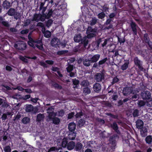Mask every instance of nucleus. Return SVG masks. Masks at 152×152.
<instances>
[{
  "label": "nucleus",
  "mask_w": 152,
  "mask_h": 152,
  "mask_svg": "<svg viewBox=\"0 0 152 152\" xmlns=\"http://www.w3.org/2000/svg\"><path fill=\"white\" fill-rule=\"evenodd\" d=\"M31 33L29 34L28 36V38L29 41L28 42V44L30 46L35 48L37 47L40 50H42L43 48L42 44L38 45V44H40L42 43V38H39L38 39L34 40L31 37Z\"/></svg>",
  "instance_id": "f257e3e1"
},
{
  "label": "nucleus",
  "mask_w": 152,
  "mask_h": 152,
  "mask_svg": "<svg viewBox=\"0 0 152 152\" xmlns=\"http://www.w3.org/2000/svg\"><path fill=\"white\" fill-rule=\"evenodd\" d=\"M74 41L77 42H79L81 41V43L83 44L85 48L87 45L88 42V39H87L86 36H85L82 39L80 34L75 35L74 38Z\"/></svg>",
  "instance_id": "f03ea898"
},
{
  "label": "nucleus",
  "mask_w": 152,
  "mask_h": 152,
  "mask_svg": "<svg viewBox=\"0 0 152 152\" xmlns=\"http://www.w3.org/2000/svg\"><path fill=\"white\" fill-rule=\"evenodd\" d=\"M96 30L95 29H93L91 26H88L86 31V33L87 34L86 38L91 39L96 35Z\"/></svg>",
  "instance_id": "7ed1b4c3"
},
{
  "label": "nucleus",
  "mask_w": 152,
  "mask_h": 152,
  "mask_svg": "<svg viewBox=\"0 0 152 152\" xmlns=\"http://www.w3.org/2000/svg\"><path fill=\"white\" fill-rule=\"evenodd\" d=\"M14 46L16 48L20 50H25L26 48V44L22 41H19L14 45Z\"/></svg>",
  "instance_id": "20e7f679"
},
{
  "label": "nucleus",
  "mask_w": 152,
  "mask_h": 152,
  "mask_svg": "<svg viewBox=\"0 0 152 152\" xmlns=\"http://www.w3.org/2000/svg\"><path fill=\"white\" fill-rule=\"evenodd\" d=\"M94 79L97 82L102 81L104 79V75L103 73H97L94 76Z\"/></svg>",
  "instance_id": "39448f33"
},
{
  "label": "nucleus",
  "mask_w": 152,
  "mask_h": 152,
  "mask_svg": "<svg viewBox=\"0 0 152 152\" xmlns=\"http://www.w3.org/2000/svg\"><path fill=\"white\" fill-rule=\"evenodd\" d=\"M134 62L135 65L137 66L139 69L142 70V62L137 57H135L134 59Z\"/></svg>",
  "instance_id": "423d86ee"
},
{
  "label": "nucleus",
  "mask_w": 152,
  "mask_h": 152,
  "mask_svg": "<svg viewBox=\"0 0 152 152\" xmlns=\"http://www.w3.org/2000/svg\"><path fill=\"white\" fill-rule=\"evenodd\" d=\"M142 98L144 100L149 99L151 97V93L148 91H144L141 93Z\"/></svg>",
  "instance_id": "0eeeda50"
},
{
  "label": "nucleus",
  "mask_w": 152,
  "mask_h": 152,
  "mask_svg": "<svg viewBox=\"0 0 152 152\" xmlns=\"http://www.w3.org/2000/svg\"><path fill=\"white\" fill-rule=\"evenodd\" d=\"M60 42L59 39L55 38L52 39L51 41V45L53 46L57 47L60 45Z\"/></svg>",
  "instance_id": "6e6552de"
},
{
  "label": "nucleus",
  "mask_w": 152,
  "mask_h": 152,
  "mask_svg": "<svg viewBox=\"0 0 152 152\" xmlns=\"http://www.w3.org/2000/svg\"><path fill=\"white\" fill-rule=\"evenodd\" d=\"M132 88L130 87L124 88L123 90V93L124 96H126L132 93Z\"/></svg>",
  "instance_id": "1a4fd4ad"
},
{
  "label": "nucleus",
  "mask_w": 152,
  "mask_h": 152,
  "mask_svg": "<svg viewBox=\"0 0 152 152\" xmlns=\"http://www.w3.org/2000/svg\"><path fill=\"white\" fill-rule=\"evenodd\" d=\"M93 88L95 92L98 93L101 91L102 87L99 83H96L93 85Z\"/></svg>",
  "instance_id": "9d476101"
},
{
  "label": "nucleus",
  "mask_w": 152,
  "mask_h": 152,
  "mask_svg": "<svg viewBox=\"0 0 152 152\" xmlns=\"http://www.w3.org/2000/svg\"><path fill=\"white\" fill-rule=\"evenodd\" d=\"M47 113L48 114L47 117L49 120H52L56 115V113L53 112L48 111Z\"/></svg>",
  "instance_id": "9b49d317"
},
{
  "label": "nucleus",
  "mask_w": 152,
  "mask_h": 152,
  "mask_svg": "<svg viewBox=\"0 0 152 152\" xmlns=\"http://www.w3.org/2000/svg\"><path fill=\"white\" fill-rule=\"evenodd\" d=\"M110 126L112 128L118 133H119V131L118 130V127L117 124L116 122H114L113 124H110Z\"/></svg>",
  "instance_id": "f8f14e48"
},
{
  "label": "nucleus",
  "mask_w": 152,
  "mask_h": 152,
  "mask_svg": "<svg viewBox=\"0 0 152 152\" xmlns=\"http://www.w3.org/2000/svg\"><path fill=\"white\" fill-rule=\"evenodd\" d=\"M100 55L97 54L93 56L91 58V61L92 62H96L99 59L100 57Z\"/></svg>",
  "instance_id": "ddd939ff"
},
{
  "label": "nucleus",
  "mask_w": 152,
  "mask_h": 152,
  "mask_svg": "<svg viewBox=\"0 0 152 152\" xmlns=\"http://www.w3.org/2000/svg\"><path fill=\"white\" fill-rule=\"evenodd\" d=\"M131 26L132 31L134 32V34L135 35H136L137 34V26L135 23L133 22H132L131 23Z\"/></svg>",
  "instance_id": "4468645a"
},
{
  "label": "nucleus",
  "mask_w": 152,
  "mask_h": 152,
  "mask_svg": "<svg viewBox=\"0 0 152 152\" xmlns=\"http://www.w3.org/2000/svg\"><path fill=\"white\" fill-rule=\"evenodd\" d=\"M76 137V133L74 132H71L68 135V139L70 140H74Z\"/></svg>",
  "instance_id": "2eb2a0df"
},
{
  "label": "nucleus",
  "mask_w": 152,
  "mask_h": 152,
  "mask_svg": "<svg viewBox=\"0 0 152 152\" xmlns=\"http://www.w3.org/2000/svg\"><path fill=\"white\" fill-rule=\"evenodd\" d=\"M45 118V116L44 114L39 113L37 115L36 120L37 121L39 122L43 121Z\"/></svg>",
  "instance_id": "dca6fc26"
},
{
  "label": "nucleus",
  "mask_w": 152,
  "mask_h": 152,
  "mask_svg": "<svg viewBox=\"0 0 152 152\" xmlns=\"http://www.w3.org/2000/svg\"><path fill=\"white\" fill-rule=\"evenodd\" d=\"M136 125L138 129H141L143 126V122L141 120H138L136 121Z\"/></svg>",
  "instance_id": "f3484780"
},
{
  "label": "nucleus",
  "mask_w": 152,
  "mask_h": 152,
  "mask_svg": "<svg viewBox=\"0 0 152 152\" xmlns=\"http://www.w3.org/2000/svg\"><path fill=\"white\" fill-rule=\"evenodd\" d=\"M75 146V143L73 141H71L68 143L67 145V148L69 150L73 149Z\"/></svg>",
  "instance_id": "a211bd4d"
},
{
  "label": "nucleus",
  "mask_w": 152,
  "mask_h": 152,
  "mask_svg": "<svg viewBox=\"0 0 152 152\" xmlns=\"http://www.w3.org/2000/svg\"><path fill=\"white\" fill-rule=\"evenodd\" d=\"M76 125L74 123H71L69 124L68 128L70 131L72 132L75 129Z\"/></svg>",
  "instance_id": "6ab92c4d"
},
{
  "label": "nucleus",
  "mask_w": 152,
  "mask_h": 152,
  "mask_svg": "<svg viewBox=\"0 0 152 152\" xmlns=\"http://www.w3.org/2000/svg\"><path fill=\"white\" fill-rule=\"evenodd\" d=\"M42 32L44 34V37L46 38H49L51 36V32L48 30L45 31V29L42 30Z\"/></svg>",
  "instance_id": "aec40b11"
},
{
  "label": "nucleus",
  "mask_w": 152,
  "mask_h": 152,
  "mask_svg": "<svg viewBox=\"0 0 152 152\" xmlns=\"http://www.w3.org/2000/svg\"><path fill=\"white\" fill-rule=\"evenodd\" d=\"M147 129L146 127H143L140 130V134L142 137H145L147 135Z\"/></svg>",
  "instance_id": "412c9836"
},
{
  "label": "nucleus",
  "mask_w": 152,
  "mask_h": 152,
  "mask_svg": "<svg viewBox=\"0 0 152 152\" xmlns=\"http://www.w3.org/2000/svg\"><path fill=\"white\" fill-rule=\"evenodd\" d=\"M33 106L31 104L26 105V111L27 112H30L33 111Z\"/></svg>",
  "instance_id": "4be33fe9"
},
{
  "label": "nucleus",
  "mask_w": 152,
  "mask_h": 152,
  "mask_svg": "<svg viewBox=\"0 0 152 152\" xmlns=\"http://www.w3.org/2000/svg\"><path fill=\"white\" fill-rule=\"evenodd\" d=\"M80 84L83 87H87L89 86L90 83L87 80H84L81 82Z\"/></svg>",
  "instance_id": "5701e85b"
},
{
  "label": "nucleus",
  "mask_w": 152,
  "mask_h": 152,
  "mask_svg": "<svg viewBox=\"0 0 152 152\" xmlns=\"http://www.w3.org/2000/svg\"><path fill=\"white\" fill-rule=\"evenodd\" d=\"M41 17V15L35 14L34 15L33 20L35 21L36 22H38L40 20Z\"/></svg>",
  "instance_id": "b1692460"
},
{
  "label": "nucleus",
  "mask_w": 152,
  "mask_h": 152,
  "mask_svg": "<svg viewBox=\"0 0 152 152\" xmlns=\"http://www.w3.org/2000/svg\"><path fill=\"white\" fill-rule=\"evenodd\" d=\"M83 145L80 143H77L76 145L75 149L76 151H80L83 147Z\"/></svg>",
  "instance_id": "393cba45"
},
{
  "label": "nucleus",
  "mask_w": 152,
  "mask_h": 152,
  "mask_svg": "<svg viewBox=\"0 0 152 152\" xmlns=\"http://www.w3.org/2000/svg\"><path fill=\"white\" fill-rule=\"evenodd\" d=\"M91 60L89 59H86L83 61V64L86 66H90L91 63Z\"/></svg>",
  "instance_id": "a878e982"
},
{
  "label": "nucleus",
  "mask_w": 152,
  "mask_h": 152,
  "mask_svg": "<svg viewBox=\"0 0 152 152\" xmlns=\"http://www.w3.org/2000/svg\"><path fill=\"white\" fill-rule=\"evenodd\" d=\"M52 120L53 123L56 125L59 124L60 121V119L56 117H54Z\"/></svg>",
  "instance_id": "bb28decb"
},
{
  "label": "nucleus",
  "mask_w": 152,
  "mask_h": 152,
  "mask_svg": "<svg viewBox=\"0 0 152 152\" xmlns=\"http://www.w3.org/2000/svg\"><path fill=\"white\" fill-rule=\"evenodd\" d=\"M108 60V59L107 58H105L100 61H99L98 63L99 65H100V67L102 66Z\"/></svg>",
  "instance_id": "cd10ccee"
},
{
  "label": "nucleus",
  "mask_w": 152,
  "mask_h": 152,
  "mask_svg": "<svg viewBox=\"0 0 152 152\" xmlns=\"http://www.w3.org/2000/svg\"><path fill=\"white\" fill-rule=\"evenodd\" d=\"M15 12L16 11L14 9L11 8L7 12V14L10 16H13L15 15Z\"/></svg>",
  "instance_id": "c85d7f7f"
},
{
  "label": "nucleus",
  "mask_w": 152,
  "mask_h": 152,
  "mask_svg": "<svg viewBox=\"0 0 152 152\" xmlns=\"http://www.w3.org/2000/svg\"><path fill=\"white\" fill-rule=\"evenodd\" d=\"M30 121V119L28 117H25L23 118L22 120V122L25 124L29 123Z\"/></svg>",
  "instance_id": "c756f323"
},
{
  "label": "nucleus",
  "mask_w": 152,
  "mask_h": 152,
  "mask_svg": "<svg viewBox=\"0 0 152 152\" xmlns=\"http://www.w3.org/2000/svg\"><path fill=\"white\" fill-rule=\"evenodd\" d=\"M97 19L96 18H92L89 21V23L91 26H93L97 22Z\"/></svg>",
  "instance_id": "7c9ffc66"
},
{
  "label": "nucleus",
  "mask_w": 152,
  "mask_h": 152,
  "mask_svg": "<svg viewBox=\"0 0 152 152\" xmlns=\"http://www.w3.org/2000/svg\"><path fill=\"white\" fill-rule=\"evenodd\" d=\"M129 64V62L128 61L126 62L121 66V69L123 70H126L128 67Z\"/></svg>",
  "instance_id": "2f4dec72"
},
{
  "label": "nucleus",
  "mask_w": 152,
  "mask_h": 152,
  "mask_svg": "<svg viewBox=\"0 0 152 152\" xmlns=\"http://www.w3.org/2000/svg\"><path fill=\"white\" fill-rule=\"evenodd\" d=\"M147 99V100L146 102L147 106L149 107H152V99L150 97L149 99Z\"/></svg>",
  "instance_id": "473e14b6"
},
{
  "label": "nucleus",
  "mask_w": 152,
  "mask_h": 152,
  "mask_svg": "<svg viewBox=\"0 0 152 152\" xmlns=\"http://www.w3.org/2000/svg\"><path fill=\"white\" fill-rule=\"evenodd\" d=\"M67 72H70L72 70H74V67L73 65L70 64H68L67 67L66 68Z\"/></svg>",
  "instance_id": "72a5a7b5"
},
{
  "label": "nucleus",
  "mask_w": 152,
  "mask_h": 152,
  "mask_svg": "<svg viewBox=\"0 0 152 152\" xmlns=\"http://www.w3.org/2000/svg\"><path fill=\"white\" fill-rule=\"evenodd\" d=\"M56 115L59 117H62L64 114V112L63 110H61L58 111L56 113Z\"/></svg>",
  "instance_id": "f704fd0d"
},
{
  "label": "nucleus",
  "mask_w": 152,
  "mask_h": 152,
  "mask_svg": "<svg viewBox=\"0 0 152 152\" xmlns=\"http://www.w3.org/2000/svg\"><path fill=\"white\" fill-rule=\"evenodd\" d=\"M152 140V138L151 136H147L145 138V141L146 143L148 144L151 143Z\"/></svg>",
  "instance_id": "c9c22d12"
},
{
  "label": "nucleus",
  "mask_w": 152,
  "mask_h": 152,
  "mask_svg": "<svg viewBox=\"0 0 152 152\" xmlns=\"http://www.w3.org/2000/svg\"><path fill=\"white\" fill-rule=\"evenodd\" d=\"M83 92L84 93L87 94H90L91 92V91L89 88L86 87L83 89Z\"/></svg>",
  "instance_id": "e433bc0d"
},
{
  "label": "nucleus",
  "mask_w": 152,
  "mask_h": 152,
  "mask_svg": "<svg viewBox=\"0 0 152 152\" xmlns=\"http://www.w3.org/2000/svg\"><path fill=\"white\" fill-rule=\"evenodd\" d=\"M12 97L14 99H21L22 96L20 94H16L12 96Z\"/></svg>",
  "instance_id": "4c0bfd02"
},
{
  "label": "nucleus",
  "mask_w": 152,
  "mask_h": 152,
  "mask_svg": "<svg viewBox=\"0 0 152 152\" xmlns=\"http://www.w3.org/2000/svg\"><path fill=\"white\" fill-rule=\"evenodd\" d=\"M144 41L146 43L150 41L148 35L147 34H145L144 35Z\"/></svg>",
  "instance_id": "58836bf2"
},
{
  "label": "nucleus",
  "mask_w": 152,
  "mask_h": 152,
  "mask_svg": "<svg viewBox=\"0 0 152 152\" xmlns=\"http://www.w3.org/2000/svg\"><path fill=\"white\" fill-rule=\"evenodd\" d=\"M145 102L143 100H139L138 102V106L140 107L145 105Z\"/></svg>",
  "instance_id": "ea45409f"
},
{
  "label": "nucleus",
  "mask_w": 152,
  "mask_h": 152,
  "mask_svg": "<svg viewBox=\"0 0 152 152\" xmlns=\"http://www.w3.org/2000/svg\"><path fill=\"white\" fill-rule=\"evenodd\" d=\"M85 122L84 120L81 119L78 121V125L80 127L82 126L85 124Z\"/></svg>",
  "instance_id": "a19ab883"
},
{
  "label": "nucleus",
  "mask_w": 152,
  "mask_h": 152,
  "mask_svg": "<svg viewBox=\"0 0 152 152\" xmlns=\"http://www.w3.org/2000/svg\"><path fill=\"white\" fill-rule=\"evenodd\" d=\"M105 14L104 12H101L98 15V18L100 19H102L104 18L105 16Z\"/></svg>",
  "instance_id": "79ce46f5"
},
{
  "label": "nucleus",
  "mask_w": 152,
  "mask_h": 152,
  "mask_svg": "<svg viewBox=\"0 0 152 152\" xmlns=\"http://www.w3.org/2000/svg\"><path fill=\"white\" fill-rule=\"evenodd\" d=\"M53 11L52 10H50L47 14H45V17L46 19L49 18L52 15Z\"/></svg>",
  "instance_id": "37998d69"
},
{
  "label": "nucleus",
  "mask_w": 152,
  "mask_h": 152,
  "mask_svg": "<svg viewBox=\"0 0 152 152\" xmlns=\"http://www.w3.org/2000/svg\"><path fill=\"white\" fill-rule=\"evenodd\" d=\"M14 15H15L14 17L16 19H18L20 18L21 16V14L19 12H17L16 11L15 12V13Z\"/></svg>",
  "instance_id": "c03bdc74"
},
{
  "label": "nucleus",
  "mask_w": 152,
  "mask_h": 152,
  "mask_svg": "<svg viewBox=\"0 0 152 152\" xmlns=\"http://www.w3.org/2000/svg\"><path fill=\"white\" fill-rule=\"evenodd\" d=\"M133 115L134 117H137L139 115V111L137 109H136L134 110L133 113Z\"/></svg>",
  "instance_id": "a18cd8bd"
},
{
  "label": "nucleus",
  "mask_w": 152,
  "mask_h": 152,
  "mask_svg": "<svg viewBox=\"0 0 152 152\" xmlns=\"http://www.w3.org/2000/svg\"><path fill=\"white\" fill-rule=\"evenodd\" d=\"M68 52V51L67 50H61V51H58L57 53V54L61 55H63L64 54L66 53H67Z\"/></svg>",
  "instance_id": "49530a36"
},
{
  "label": "nucleus",
  "mask_w": 152,
  "mask_h": 152,
  "mask_svg": "<svg viewBox=\"0 0 152 152\" xmlns=\"http://www.w3.org/2000/svg\"><path fill=\"white\" fill-rule=\"evenodd\" d=\"M72 82L74 85L75 86H74V88L76 87L77 85H78L79 83V81L76 79H73L72 80Z\"/></svg>",
  "instance_id": "de8ad7c7"
},
{
  "label": "nucleus",
  "mask_w": 152,
  "mask_h": 152,
  "mask_svg": "<svg viewBox=\"0 0 152 152\" xmlns=\"http://www.w3.org/2000/svg\"><path fill=\"white\" fill-rule=\"evenodd\" d=\"M59 150V149H58V148L55 147H53L50 148L48 152H50L51 151H55L56 150L58 151Z\"/></svg>",
  "instance_id": "09e8293b"
},
{
  "label": "nucleus",
  "mask_w": 152,
  "mask_h": 152,
  "mask_svg": "<svg viewBox=\"0 0 152 152\" xmlns=\"http://www.w3.org/2000/svg\"><path fill=\"white\" fill-rule=\"evenodd\" d=\"M113 28V25L112 24H110L109 26L106 27H103L102 29L103 30L106 29H109L112 28Z\"/></svg>",
  "instance_id": "8fccbe9b"
},
{
  "label": "nucleus",
  "mask_w": 152,
  "mask_h": 152,
  "mask_svg": "<svg viewBox=\"0 0 152 152\" xmlns=\"http://www.w3.org/2000/svg\"><path fill=\"white\" fill-rule=\"evenodd\" d=\"M53 21L51 19H49L48 20L46 23V26L49 27L52 24Z\"/></svg>",
  "instance_id": "3c124183"
},
{
  "label": "nucleus",
  "mask_w": 152,
  "mask_h": 152,
  "mask_svg": "<svg viewBox=\"0 0 152 152\" xmlns=\"http://www.w3.org/2000/svg\"><path fill=\"white\" fill-rule=\"evenodd\" d=\"M37 26H40L42 27V30L45 29V26L44 24L41 22L38 23L37 24Z\"/></svg>",
  "instance_id": "603ef678"
},
{
  "label": "nucleus",
  "mask_w": 152,
  "mask_h": 152,
  "mask_svg": "<svg viewBox=\"0 0 152 152\" xmlns=\"http://www.w3.org/2000/svg\"><path fill=\"white\" fill-rule=\"evenodd\" d=\"M19 58L21 60L27 63L28 62V60L26 58H25L24 57L22 56H19Z\"/></svg>",
  "instance_id": "864d4df0"
},
{
  "label": "nucleus",
  "mask_w": 152,
  "mask_h": 152,
  "mask_svg": "<svg viewBox=\"0 0 152 152\" xmlns=\"http://www.w3.org/2000/svg\"><path fill=\"white\" fill-rule=\"evenodd\" d=\"M67 142L66 140L63 139L62 142V145L63 147H66V145H67Z\"/></svg>",
  "instance_id": "5fc2aeb1"
},
{
  "label": "nucleus",
  "mask_w": 152,
  "mask_h": 152,
  "mask_svg": "<svg viewBox=\"0 0 152 152\" xmlns=\"http://www.w3.org/2000/svg\"><path fill=\"white\" fill-rule=\"evenodd\" d=\"M4 150L5 152H10L11 149L9 146H7L4 148Z\"/></svg>",
  "instance_id": "6e6d98bb"
},
{
  "label": "nucleus",
  "mask_w": 152,
  "mask_h": 152,
  "mask_svg": "<svg viewBox=\"0 0 152 152\" xmlns=\"http://www.w3.org/2000/svg\"><path fill=\"white\" fill-rule=\"evenodd\" d=\"M112 19L110 18H108L107 19V20L104 23V24L106 25H107L110 24V22L112 21Z\"/></svg>",
  "instance_id": "4d7b16f0"
},
{
  "label": "nucleus",
  "mask_w": 152,
  "mask_h": 152,
  "mask_svg": "<svg viewBox=\"0 0 152 152\" xmlns=\"http://www.w3.org/2000/svg\"><path fill=\"white\" fill-rule=\"evenodd\" d=\"M45 14H43L42 15H41V18L40 20L42 21H44L45 20V19L46 18L45 17Z\"/></svg>",
  "instance_id": "13d9d810"
},
{
  "label": "nucleus",
  "mask_w": 152,
  "mask_h": 152,
  "mask_svg": "<svg viewBox=\"0 0 152 152\" xmlns=\"http://www.w3.org/2000/svg\"><path fill=\"white\" fill-rule=\"evenodd\" d=\"M10 4V3L7 1L4 2V6L7 9L9 7Z\"/></svg>",
  "instance_id": "bf43d9fd"
},
{
  "label": "nucleus",
  "mask_w": 152,
  "mask_h": 152,
  "mask_svg": "<svg viewBox=\"0 0 152 152\" xmlns=\"http://www.w3.org/2000/svg\"><path fill=\"white\" fill-rule=\"evenodd\" d=\"M76 71L75 70H74L73 72H71L70 74V76L71 77H73L76 76Z\"/></svg>",
  "instance_id": "052dcab7"
},
{
  "label": "nucleus",
  "mask_w": 152,
  "mask_h": 152,
  "mask_svg": "<svg viewBox=\"0 0 152 152\" xmlns=\"http://www.w3.org/2000/svg\"><path fill=\"white\" fill-rule=\"evenodd\" d=\"M118 40L120 44L124 43L125 42V40L124 38H121L118 37Z\"/></svg>",
  "instance_id": "680f3d73"
},
{
  "label": "nucleus",
  "mask_w": 152,
  "mask_h": 152,
  "mask_svg": "<svg viewBox=\"0 0 152 152\" xmlns=\"http://www.w3.org/2000/svg\"><path fill=\"white\" fill-rule=\"evenodd\" d=\"M1 23L5 26L8 27L9 26L8 22L6 21H2Z\"/></svg>",
  "instance_id": "e2e57ef3"
},
{
  "label": "nucleus",
  "mask_w": 152,
  "mask_h": 152,
  "mask_svg": "<svg viewBox=\"0 0 152 152\" xmlns=\"http://www.w3.org/2000/svg\"><path fill=\"white\" fill-rule=\"evenodd\" d=\"M45 1H43L42 2H41V3L40 5V7H39V10H42V9L43 7H44L43 6L45 4Z\"/></svg>",
  "instance_id": "0e129e2a"
},
{
  "label": "nucleus",
  "mask_w": 152,
  "mask_h": 152,
  "mask_svg": "<svg viewBox=\"0 0 152 152\" xmlns=\"http://www.w3.org/2000/svg\"><path fill=\"white\" fill-rule=\"evenodd\" d=\"M75 113L73 112H72L69 113L68 114V118L69 119L71 118L74 115Z\"/></svg>",
  "instance_id": "69168bd1"
},
{
  "label": "nucleus",
  "mask_w": 152,
  "mask_h": 152,
  "mask_svg": "<svg viewBox=\"0 0 152 152\" xmlns=\"http://www.w3.org/2000/svg\"><path fill=\"white\" fill-rule=\"evenodd\" d=\"M83 115L82 113V112H80L79 113H77L75 115L76 117L77 118L80 117Z\"/></svg>",
  "instance_id": "338daca9"
},
{
  "label": "nucleus",
  "mask_w": 152,
  "mask_h": 152,
  "mask_svg": "<svg viewBox=\"0 0 152 152\" xmlns=\"http://www.w3.org/2000/svg\"><path fill=\"white\" fill-rule=\"evenodd\" d=\"M103 10L106 12L107 10H108V8L107 5H104L102 7Z\"/></svg>",
  "instance_id": "774afa93"
}]
</instances>
